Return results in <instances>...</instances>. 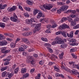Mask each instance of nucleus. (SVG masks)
<instances>
[{
    "instance_id": "nucleus-50",
    "label": "nucleus",
    "mask_w": 79,
    "mask_h": 79,
    "mask_svg": "<svg viewBox=\"0 0 79 79\" xmlns=\"http://www.w3.org/2000/svg\"><path fill=\"white\" fill-rule=\"evenodd\" d=\"M73 28L74 29H78V28H79V24H77L76 26L73 27Z\"/></svg>"
},
{
    "instance_id": "nucleus-24",
    "label": "nucleus",
    "mask_w": 79,
    "mask_h": 79,
    "mask_svg": "<svg viewBox=\"0 0 79 79\" xmlns=\"http://www.w3.org/2000/svg\"><path fill=\"white\" fill-rule=\"evenodd\" d=\"M67 20H68V19H67V18L66 17H64L61 19V23H63L64 22V21H67Z\"/></svg>"
},
{
    "instance_id": "nucleus-37",
    "label": "nucleus",
    "mask_w": 79,
    "mask_h": 79,
    "mask_svg": "<svg viewBox=\"0 0 79 79\" xmlns=\"http://www.w3.org/2000/svg\"><path fill=\"white\" fill-rule=\"evenodd\" d=\"M6 6H7V5L5 4L3 6H1V10H3L4 9H5V7H6Z\"/></svg>"
},
{
    "instance_id": "nucleus-63",
    "label": "nucleus",
    "mask_w": 79,
    "mask_h": 79,
    "mask_svg": "<svg viewBox=\"0 0 79 79\" xmlns=\"http://www.w3.org/2000/svg\"><path fill=\"white\" fill-rule=\"evenodd\" d=\"M9 36L10 37H14V36H13V35L11 33H9Z\"/></svg>"
},
{
    "instance_id": "nucleus-2",
    "label": "nucleus",
    "mask_w": 79,
    "mask_h": 79,
    "mask_svg": "<svg viewBox=\"0 0 79 79\" xmlns=\"http://www.w3.org/2000/svg\"><path fill=\"white\" fill-rule=\"evenodd\" d=\"M10 20L13 21V22H16L17 21H18V17L16 15V14L15 13H14L13 14V16L11 17L10 18Z\"/></svg>"
},
{
    "instance_id": "nucleus-4",
    "label": "nucleus",
    "mask_w": 79,
    "mask_h": 79,
    "mask_svg": "<svg viewBox=\"0 0 79 79\" xmlns=\"http://www.w3.org/2000/svg\"><path fill=\"white\" fill-rule=\"evenodd\" d=\"M6 48L4 47V48H2V49L1 50V52L3 53H4L5 54H6V53H8L10 52V50H6Z\"/></svg>"
},
{
    "instance_id": "nucleus-10",
    "label": "nucleus",
    "mask_w": 79,
    "mask_h": 79,
    "mask_svg": "<svg viewBox=\"0 0 79 79\" xmlns=\"http://www.w3.org/2000/svg\"><path fill=\"white\" fill-rule=\"evenodd\" d=\"M13 73H10V72H7L6 73V77H8V78L9 79H11L12 77L13 76Z\"/></svg>"
},
{
    "instance_id": "nucleus-12",
    "label": "nucleus",
    "mask_w": 79,
    "mask_h": 79,
    "mask_svg": "<svg viewBox=\"0 0 79 79\" xmlns=\"http://www.w3.org/2000/svg\"><path fill=\"white\" fill-rule=\"evenodd\" d=\"M61 7V10H62V11H65V10H66L68 8V6L64 5L62 6Z\"/></svg>"
},
{
    "instance_id": "nucleus-26",
    "label": "nucleus",
    "mask_w": 79,
    "mask_h": 79,
    "mask_svg": "<svg viewBox=\"0 0 79 79\" xmlns=\"http://www.w3.org/2000/svg\"><path fill=\"white\" fill-rule=\"evenodd\" d=\"M21 47H22V48H23L24 50H25V49H26V48H27V46L25 44H23L21 45Z\"/></svg>"
},
{
    "instance_id": "nucleus-40",
    "label": "nucleus",
    "mask_w": 79,
    "mask_h": 79,
    "mask_svg": "<svg viewBox=\"0 0 79 79\" xmlns=\"http://www.w3.org/2000/svg\"><path fill=\"white\" fill-rule=\"evenodd\" d=\"M30 24H31V26L32 27H35L36 26V24L33 23H31Z\"/></svg>"
},
{
    "instance_id": "nucleus-19",
    "label": "nucleus",
    "mask_w": 79,
    "mask_h": 79,
    "mask_svg": "<svg viewBox=\"0 0 79 79\" xmlns=\"http://www.w3.org/2000/svg\"><path fill=\"white\" fill-rule=\"evenodd\" d=\"M24 9L25 10L27 11H29V12L31 11V8L28 7H24Z\"/></svg>"
},
{
    "instance_id": "nucleus-16",
    "label": "nucleus",
    "mask_w": 79,
    "mask_h": 79,
    "mask_svg": "<svg viewBox=\"0 0 79 79\" xmlns=\"http://www.w3.org/2000/svg\"><path fill=\"white\" fill-rule=\"evenodd\" d=\"M76 10H69L66 12V13H73V14H75L76 13Z\"/></svg>"
},
{
    "instance_id": "nucleus-43",
    "label": "nucleus",
    "mask_w": 79,
    "mask_h": 79,
    "mask_svg": "<svg viewBox=\"0 0 79 79\" xmlns=\"http://www.w3.org/2000/svg\"><path fill=\"white\" fill-rule=\"evenodd\" d=\"M46 32L48 33H51V31L50 30V29H47L46 31Z\"/></svg>"
},
{
    "instance_id": "nucleus-32",
    "label": "nucleus",
    "mask_w": 79,
    "mask_h": 79,
    "mask_svg": "<svg viewBox=\"0 0 79 79\" xmlns=\"http://www.w3.org/2000/svg\"><path fill=\"white\" fill-rule=\"evenodd\" d=\"M19 71V67H17L14 70V73L15 74H17Z\"/></svg>"
},
{
    "instance_id": "nucleus-15",
    "label": "nucleus",
    "mask_w": 79,
    "mask_h": 79,
    "mask_svg": "<svg viewBox=\"0 0 79 79\" xmlns=\"http://www.w3.org/2000/svg\"><path fill=\"white\" fill-rule=\"evenodd\" d=\"M21 40L22 41L24 42H25L26 44H29V40H28L27 39V38H21Z\"/></svg>"
},
{
    "instance_id": "nucleus-44",
    "label": "nucleus",
    "mask_w": 79,
    "mask_h": 79,
    "mask_svg": "<svg viewBox=\"0 0 79 79\" xmlns=\"http://www.w3.org/2000/svg\"><path fill=\"white\" fill-rule=\"evenodd\" d=\"M61 11H63V10H61V7H60L59 10H57V13H59V14L61 13Z\"/></svg>"
},
{
    "instance_id": "nucleus-51",
    "label": "nucleus",
    "mask_w": 79,
    "mask_h": 79,
    "mask_svg": "<svg viewBox=\"0 0 79 79\" xmlns=\"http://www.w3.org/2000/svg\"><path fill=\"white\" fill-rule=\"evenodd\" d=\"M35 50L34 48H32L31 49H30L29 50H28V52H34Z\"/></svg>"
},
{
    "instance_id": "nucleus-1",
    "label": "nucleus",
    "mask_w": 79,
    "mask_h": 79,
    "mask_svg": "<svg viewBox=\"0 0 79 79\" xmlns=\"http://www.w3.org/2000/svg\"><path fill=\"white\" fill-rule=\"evenodd\" d=\"M55 40L52 43V45H55L57 44L58 43L59 44L61 43V39L60 37L57 36L55 38Z\"/></svg>"
},
{
    "instance_id": "nucleus-34",
    "label": "nucleus",
    "mask_w": 79,
    "mask_h": 79,
    "mask_svg": "<svg viewBox=\"0 0 79 79\" xmlns=\"http://www.w3.org/2000/svg\"><path fill=\"white\" fill-rule=\"evenodd\" d=\"M71 25L72 26H75V25L76 24V22L75 21H73L71 23Z\"/></svg>"
},
{
    "instance_id": "nucleus-11",
    "label": "nucleus",
    "mask_w": 79,
    "mask_h": 79,
    "mask_svg": "<svg viewBox=\"0 0 79 79\" xmlns=\"http://www.w3.org/2000/svg\"><path fill=\"white\" fill-rule=\"evenodd\" d=\"M73 34H74V31H71L70 34H68V33H67V36L68 37H70V38H72L73 37Z\"/></svg>"
},
{
    "instance_id": "nucleus-49",
    "label": "nucleus",
    "mask_w": 79,
    "mask_h": 79,
    "mask_svg": "<svg viewBox=\"0 0 79 79\" xmlns=\"http://www.w3.org/2000/svg\"><path fill=\"white\" fill-rule=\"evenodd\" d=\"M24 16H25L26 17H29V14H27V13H24Z\"/></svg>"
},
{
    "instance_id": "nucleus-41",
    "label": "nucleus",
    "mask_w": 79,
    "mask_h": 79,
    "mask_svg": "<svg viewBox=\"0 0 79 79\" xmlns=\"http://www.w3.org/2000/svg\"><path fill=\"white\" fill-rule=\"evenodd\" d=\"M55 53L56 55H58L59 54V51L58 49L55 48Z\"/></svg>"
},
{
    "instance_id": "nucleus-35",
    "label": "nucleus",
    "mask_w": 79,
    "mask_h": 79,
    "mask_svg": "<svg viewBox=\"0 0 79 79\" xmlns=\"http://www.w3.org/2000/svg\"><path fill=\"white\" fill-rule=\"evenodd\" d=\"M0 26L1 27H5V23H0Z\"/></svg>"
},
{
    "instance_id": "nucleus-59",
    "label": "nucleus",
    "mask_w": 79,
    "mask_h": 79,
    "mask_svg": "<svg viewBox=\"0 0 79 79\" xmlns=\"http://www.w3.org/2000/svg\"><path fill=\"white\" fill-rule=\"evenodd\" d=\"M64 70H65V71L67 72H69V71H70V70L68 68H65Z\"/></svg>"
},
{
    "instance_id": "nucleus-3",
    "label": "nucleus",
    "mask_w": 79,
    "mask_h": 79,
    "mask_svg": "<svg viewBox=\"0 0 79 79\" xmlns=\"http://www.w3.org/2000/svg\"><path fill=\"white\" fill-rule=\"evenodd\" d=\"M16 9H17V7L16 6H13L12 7H8L7 10L9 12H13V11H15Z\"/></svg>"
},
{
    "instance_id": "nucleus-30",
    "label": "nucleus",
    "mask_w": 79,
    "mask_h": 79,
    "mask_svg": "<svg viewBox=\"0 0 79 79\" xmlns=\"http://www.w3.org/2000/svg\"><path fill=\"white\" fill-rule=\"evenodd\" d=\"M62 35H63V37H67V35H66V32L63 31L62 32Z\"/></svg>"
},
{
    "instance_id": "nucleus-47",
    "label": "nucleus",
    "mask_w": 79,
    "mask_h": 79,
    "mask_svg": "<svg viewBox=\"0 0 79 79\" xmlns=\"http://www.w3.org/2000/svg\"><path fill=\"white\" fill-rule=\"evenodd\" d=\"M6 61V63H4V65H8L10 64V62L9 61Z\"/></svg>"
},
{
    "instance_id": "nucleus-45",
    "label": "nucleus",
    "mask_w": 79,
    "mask_h": 79,
    "mask_svg": "<svg viewBox=\"0 0 79 79\" xmlns=\"http://www.w3.org/2000/svg\"><path fill=\"white\" fill-rule=\"evenodd\" d=\"M7 68H8V67H7V66H6L2 68L1 69V70L2 71H5V70H6V69H7Z\"/></svg>"
},
{
    "instance_id": "nucleus-56",
    "label": "nucleus",
    "mask_w": 79,
    "mask_h": 79,
    "mask_svg": "<svg viewBox=\"0 0 79 79\" xmlns=\"http://www.w3.org/2000/svg\"><path fill=\"white\" fill-rule=\"evenodd\" d=\"M72 67H73V68H77V65L74 64H73Z\"/></svg>"
},
{
    "instance_id": "nucleus-55",
    "label": "nucleus",
    "mask_w": 79,
    "mask_h": 79,
    "mask_svg": "<svg viewBox=\"0 0 79 79\" xmlns=\"http://www.w3.org/2000/svg\"><path fill=\"white\" fill-rule=\"evenodd\" d=\"M6 40H7V41H10V42H11V41H12V40H13L12 39L8 38H6Z\"/></svg>"
},
{
    "instance_id": "nucleus-13",
    "label": "nucleus",
    "mask_w": 79,
    "mask_h": 79,
    "mask_svg": "<svg viewBox=\"0 0 79 79\" xmlns=\"http://www.w3.org/2000/svg\"><path fill=\"white\" fill-rule=\"evenodd\" d=\"M40 26H41V23H39L38 24H36L35 27V29H37L39 31L40 29Z\"/></svg>"
},
{
    "instance_id": "nucleus-7",
    "label": "nucleus",
    "mask_w": 79,
    "mask_h": 79,
    "mask_svg": "<svg viewBox=\"0 0 79 79\" xmlns=\"http://www.w3.org/2000/svg\"><path fill=\"white\" fill-rule=\"evenodd\" d=\"M35 19L33 18L31 19V20L29 19H27L26 20V23L27 24H31V23L35 22Z\"/></svg>"
},
{
    "instance_id": "nucleus-6",
    "label": "nucleus",
    "mask_w": 79,
    "mask_h": 79,
    "mask_svg": "<svg viewBox=\"0 0 79 79\" xmlns=\"http://www.w3.org/2000/svg\"><path fill=\"white\" fill-rule=\"evenodd\" d=\"M43 7L46 10H50V9L53 7V6L51 4H48V6L45 5H43Z\"/></svg>"
},
{
    "instance_id": "nucleus-39",
    "label": "nucleus",
    "mask_w": 79,
    "mask_h": 79,
    "mask_svg": "<svg viewBox=\"0 0 79 79\" xmlns=\"http://www.w3.org/2000/svg\"><path fill=\"white\" fill-rule=\"evenodd\" d=\"M19 52H24L25 49H23L21 47V48H19Z\"/></svg>"
},
{
    "instance_id": "nucleus-31",
    "label": "nucleus",
    "mask_w": 79,
    "mask_h": 79,
    "mask_svg": "<svg viewBox=\"0 0 79 79\" xmlns=\"http://www.w3.org/2000/svg\"><path fill=\"white\" fill-rule=\"evenodd\" d=\"M64 55V53L63 52H62L61 54H59V56L60 59H62L63 58V56Z\"/></svg>"
},
{
    "instance_id": "nucleus-9",
    "label": "nucleus",
    "mask_w": 79,
    "mask_h": 79,
    "mask_svg": "<svg viewBox=\"0 0 79 79\" xmlns=\"http://www.w3.org/2000/svg\"><path fill=\"white\" fill-rule=\"evenodd\" d=\"M71 42L72 43L70 44V45L72 46H74V45H78V43H76V39H72L71 40Z\"/></svg>"
},
{
    "instance_id": "nucleus-27",
    "label": "nucleus",
    "mask_w": 79,
    "mask_h": 79,
    "mask_svg": "<svg viewBox=\"0 0 79 79\" xmlns=\"http://www.w3.org/2000/svg\"><path fill=\"white\" fill-rule=\"evenodd\" d=\"M45 21V22H46V23H48V21L47 20V19H40V22H42V21Z\"/></svg>"
},
{
    "instance_id": "nucleus-64",
    "label": "nucleus",
    "mask_w": 79,
    "mask_h": 79,
    "mask_svg": "<svg viewBox=\"0 0 79 79\" xmlns=\"http://www.w3.org/2000/svg\"><path fill=\"white\" fill-rule=\"evenodd\" d=\"M34 71H35V69H31L30 70V72L31 73H34Z\"/></svg>"
},
{
    "instance_id": "nucleus-20",
    "label": "nucleus",
    "mask_w": 79,
    "mask_h": 79,
    "mask_svg": "<svg viewBox=\"0 0 79 79\" xmlns=\"http://www.w3.org/2000/svg\"><path fill=\"white\" fill-rule=\"evenodd\" d=\"M38 15H39L41 17H44V15H42V13L41 12L40 10H39L38 12Z\"/></svg>"
},
{
    "instance_id": "nucleus-33",
    "label": "nucleus",
    "mask_w": 79,
    "mask_h": 79,
    "mask_svg": "<svg viewBox=\"0 0 79 79\" xmlns=\"http://www.w3.org/2000/svg\"><path fill=\"white\" fill-rule=\"evenodd\" d=\"M39 10H38L37 9H35L33 11V14L35 15H36L37 13H38V12H39Z\"/></svg>"
},
{
    "instance_id": "nucleus-14",
    "label": "nucleus",
    "mask_w": 79,
    "mask_h": 79,
    "mask_svg": "<svg viewBox=\"0 0 79 79\" xmlns=\"http://www.w3.org/2000/svg\"><path fill=\"white\" fill-rule=\"evenodd\" d=\"M32 32H25L22 34L23 36H27L28 35H31Z\"/></svg>"
},
{
    "instance_id": "nucleus-17",
    "label": "nucleus",
    "mask_w": 79,
    "mask_h": 79,
    "mask_svg": "<svg viewBox=\"0 0 79 79\" xmlns=\"http://www.w3.org/2000/svg\"><path fill=\"white\" fill-rule=\"evenodd\" d=\"M68 45L66 44L63 43L61 45H60V48H65L66 47H67Z\"/></svg>"
},
{
    "instance_id": "nucleus-36",
    "label": "nucleus",
    "mask_w": 79,
    "mask_h": 79,
    "mask_svg": "<svg viewBox=\"0 0 79 79\" xmlns=\"http://www.w3.org/2000/svg\"><path fill=\"white\" fill-rule=\"evenodd\" d=\"M10 45L11 47H12V48L15 47V46H16V45H15V44L13 43H11L10 44Z\"/></svg>"
},
{
    "instance_id": "nucleus-8",
    "label": "nucleus",
    "mask_w": 79,
    "mask_h": 79,
    "mask_svg": "<svg viewBox=\"0 0 79 79\" xmlns=\"http://www.w3.org/2000/svg\"><path fill=\"white\" fill-rule=\"evenodd\" d=\"M49 21L52 25V28H55V27H56V22H55V21L51 19Z\"/></svg>"
},
{
    "instance_id": "nucleus-38",
    "label": "nucleus",
    "mask_w": 79,
    "mask_h": 79,
    "mask_svg": "<svg viewBox=\"0 0 79 79\" xmlns=\"http://www.w3.org/2000/svg\"><path fill=\"white\" fill-rule=\"evenodd\" d=\"M57 4L58 5H64L65 4L64 3L62 2H57Z\"/></svg>"
},
{
    "instance_id": "nucleus-62",
    "label": "nucleus",
    "mask_w": 79,
    "mask_h": 79,
    "mask_svg": "<svg viewBox=\"0 0 79 79\" xmlns=\"http://www.w3.org/2000/svg\"><path fill=\"white\" fill-rule=\"evenodd\" d=\"M79 32V30H76L75 32V35H77L78 34Z\"/></svg>"
},
{
    "instance_id": "nucleus-46",
    "label": "nucleus",
    "mask_w": 79,
    "mask_h": 79,
    "mask_svg": "<svg viewBox=\"0 0 79 79\" xmlns=\"http://www.w3.org/2000/svg\"><path fill=\"white\" fill-rule=\"evenodd\" d=\"M3 40V36L2 34H0V40Z\"/></svg>"
},
{
    "instance_id": "nucleus-52",
    "label": "nucleus",
    "mask_w": 79,
    "mask_h": 79,
    "mask_svg": "<svg viewBox=\"0 0 79 79\" xmlns=\"http://www.w3.org/2000/svg\"><path fill=\"white\" fill-rule=\"evenodd\" d=\"M68 20L69 21L70 23H72L73 21V19L71 18H69Z\"/></svg>"
},
{
    "instance_id": "nucleus-18",
    "label": "nucleus",
    "mask_w": 79,
    "mask_h": 79,
    "mask_svg": "<svg viewBox=\"0 0 79 79\" xmlns=\"http://www.w3.org/2000/svg\"><path fill=\"white\" fill-rule=\"evenodd\" d=\"M26 3L29 5H32V2L30 0H27Z\"/></svg>"
},
{
    "instance_id": "nucleus-25",
    "label": "nucleus",
    "mask_w": 79,
    "mask_h": 79,
    "mask_svg": "<svg viewBox=\"0 0 79 79\" xmlns=\"http://www.w3.org/2000/svg\"><path fill=\"white\" fill-rule=\"evenodd\" d=\"M21 72L22 73H26V69L22 68L21 70Z\"/></svg>"
},
{
    "instance_id": "nucleus-61",
    "label": "nucleus",
    "mask_w": 79,
    "mask_h": 79,
    "mask_svg": "<svg viewBox=\"0 0 79 79\" xmlns=\"http://www.w3.org/2000/svg\"><path fill=\"white\" fill-rule=\"evenodd\" d=\"M40 64H43L44 63V61L43 60H41L39 62Z\"/></svg>"
},
{
    "instance_id": "nucleus-57",
    "label": "nucleus",
    "mask_w": 79,
    "mask_h": 79,
    "mask_svg": "<svg viewBox=\"0 0 79 79\" xmlns=\"http://www.w3.org/2000/svg\"><path fill=\"white\" fill-rule=\"evenodd\" d=\"M19 8L22 10V11H23V7L21 6L20 5L19 6Z\"/></svg>"
},
{
    "instance_id": "nucleus-21",
    "label": "nucleus",
    "mask_w": 79,
    "mask_h": 79,
    "mask_svg": "<svg viewBox=\"0 0 79 79\" xmlns=\"http://www.w3.org/2000/svg\"><path fill=\"white\" fill-rule=\"evenodd\" d=\"M7 73V72H6V71H4L3 72H2V77H5V76H6V73Z\"/></svg>"
},
{
    "instance_id": "nucleus-48",
    "label": "nucleus",
    "mask_w": 79,
    "mask_h": 79,
    "mask_svg": "<svg viewBox=\"0 0 79 79\" xmlns=\"http://www.w3.org/2000/svg\"><path fill=\"white\" fill-rule=\"evenodd\" d=\"M41 39L43 41H44L45 42H48V40H47V39L46 38H42Z\"/></svg>"
},
{
    "instance_id": "nucleus-58",
    "label": "nucleus",
    "mask_w": 79,
    "mask_h": 79,
    "mask_svg": "<svg viewBox=\"0 0 79 79\" xmlns=\"http://www.w3.org/2000/svg\"><path fill=\"white\" fill-rule=\"evenodd\" d=\"M74 52V48H72L70 49V52L72 53V52Z\"/></svg>"
},
{
    "instance_id": "nucleus-29",
    "label": "nucleus",
    "mask_w": 79,
    "mask_h": 79,
    "mask_svg": "<svg viewBox=\"0 0 79 79\" xmlns=\"http://www.w3.org/2000/svg\"><path fill=\"white\" fill-rule=\"evenodd\" d=\"M54 69L55 71H57V72H59L60 71V69L58 67H56V65L54 66Z\"/></svg>"
},
{
    "instance_id": "nucleus-5",
    "label": "nucleus",
    "mask_w": 79,
    "mask_h": 79,
    "mask_svg": "<svg viewBox=\"0 0 79 79\" xmlns=\"http://www.w3.org/2000/svg\"><path fill=\"white\" fill-rule=\"evenodd\" d=\"M66 28H67V29H69V26H68V25L65 24H62V26H60V27H59V28L60 29H64Z\"/></svg>"
},
{
    "instance_id": "nucleus-28",
    "label": "nucleus",
    "mask_w": 79,
    "mask_h": 79,
    "mask_svg": "<svg viewBox=\"0 0 79 79\" xmlns=\"http://www.w3.org/2000/svg\"><path fill=\"white\" fill-rule=\"evenodd\" d=\"M47 49H48L49 52L50 53H52V52H53V51L52 49L50 48L49 47H48V46H47Z\"/></svg>"
},
{
    "instance_id": "nucleus-22",
    "label": "nucleus",
    "mask_w": 79,
    "mask_h": 79,
    "mask_svg": "<svg viewBox=\"0 0 79 79\" xmlns=\"http://www.w3.org/2000/svg\"><path fill=\"white\" fill-rule=\"evenodd\" d=\"M72 71L73 74H77L79 72H77V70L75 69H73L72 70Z\"/></svg>"
},
{
    "instance_id": "nucleus-60",
    "label": "nucleus",
    "mask_w": 79,
    "mask_h": 79,
    "mask_svg": "<svg viewBox=\"0 0 79 79\" xmlns=\"http://www.w3.org/2000/svg\"><path fill=\"white\" fill-rule=\"evenodd\" d=\"M22 55H23V56H27V53L26 52H24L23 53Z\"/></svg>"
},
{
    "instance_id": "nucleus-23",
    "label": "nucleus",
    "mask_w": 79,
    "mask_h": 79,
    "mask_svg": "<svg viewBox=\"0 0 79 79\" xmlns=\"http://www.w3.org/2000/svg\"><path fill=\"white\" fill-rule=\"evenodd\" d=\"M8 18L6 17H4L3 19V21L4 22H7L8 21Z\"/></svg>"
},
{
    "instance_id": "nucleus-53",
    "label": "nucleus",
    "mask_w": 79,
    "mask_h": 79,
    "mask_svg": "<svg viewBox=\"0 0 79 79\" xmlns=\"http://www.w3.org/2000/svg\"><path fill=\"white\" fill-rule=\"evenodd\" d=\"M29 76V73H26L24 75V77H25V78H26V77H28Z\"/></svg>"
},
{
    "instance_id": "nucleus-42",
    "label": "nucleus",
    "mask_w": 79,
    "mask_h": 79,
    "mask_svg": "<svg viewBox=\"0 0 79 79\" xmlns=\"http://www.w3.org/2000/svg\"><path fill=\"white\" fill-rule=\"evenodd\" d=\"M3 45H6L8 44V42L6 40L3 41Z\"/></svg>"
},
{
    "instance_id": "nucleus-54",
    "label": "nucleus",
    "mask_w": 79,
    "mask_h": 79,
    "mask_svg": "<svg viewBox=\"0 0 79 79\" xmlns=\"http://www.w3.org/2000/svg\"><path fill=\"white\" fill-rule=\"evenodd\" d=\"M51 56H52V57L53 58H55L56 59L58 58V57H57V56H55V55L54 54H52L51 55Z\"/></svg>"
}]
</instances>
